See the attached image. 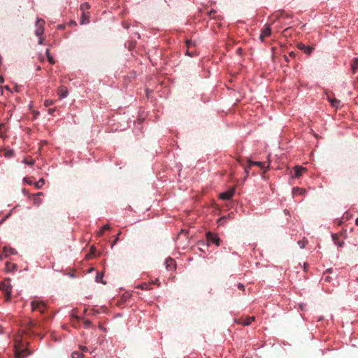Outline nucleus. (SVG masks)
<instances>
[{
	"label": "nucleus",
	"instance_id": "16",
	"mask_svg": "<svg viewBox=\"0 0 358 358\" xmlns=\"http://www.w3.org/2000/svg\"><path fill=\"white\" fill-rule=\"evenodd\" d=\"M332 238L335 244L338 245V246L341 247L344 244L343 241L340 240V237L338 234H333Z\"/></svg>",
	"mask_w": 358,
	"mask_h": 358
},
{
	"label": "nucleus",
	"instance_id": "40",
	"mask_svg": "<svg viewBox=\"0 0 358 358\" xmlns=\"http://www.w3.org/2000/svg\"><path fill=\"white\" fill-rule=\"evenodd\" d=\"M238 287L240 289L244 290V285H242V284H241V283H239V284L238 285Z\"/></svg>",
	"mask_w": 358,
	"mask_h": 358
},
{
	"label": "nucleus",
	"instance_id": "20",
	"mask_svg": "<svg viewBox=\"0 0 358 358\" xmlns=\"http://www.w3.org/2000/svg\"><path fill=\"white\" fill-rule=\"evenodd\" d=\"M329 101L334 108H338L340 104V101L336 99L329 98Z\"/></svg>",
	"mask_w": 358,
	"mask_h": 358
},
{
	"label": "nucleus",
	"instance_id": "30",
	"mask_svg": "<svg viewBox=\"0 0 358 358\" xmlns=\"http://www.w3.org/2000/svg\"><path fill=\"white\" fill-rule=\"evenodd\" d=\"M13 155H14L13 150H8V151L6 152L5 157H11L13 156Z\"/></svg>",
	"mask_w": 358,
	"mask_h": 358
},
{
	"label": "nucleus",
	"instance_id": "32",
	"mask_svg": "<svg viewBox=\"0 0 358 358\" xmlns=\"http://www.w3.org/2000/svg\"><path fill=\"white\" fill-rule=\"evenodd\" d=\"M357 69H358V65L357 63H352V71L353 73H356Z\"/></svg>",
	"mask_w": 358,
	"mask_h": 358
},
{
	"label": "nucleus",
	"instance_id": "51",
	"mask_svg": "<svg viewBox=\"0 0 358 358\" xmlns=\"http://www.w3.org/2000/svg\"><path fill=\"white\" fill-rule=\"evenodd\" d=\"M315 138L317 137V135L316 134H314Z\"/></svg>",
	"mask_w": 358,
	"mask_h": 358
},
{
	"label": "nucleus",
	"instance_id": "37",
	"mask_svg": "<svg viewBox=\"0 0 358 358\" xmlns=\"http://www.w3.org/2000/svg\"><path fill=\"white\" fill-rule=\"evenodd\" d=\"M79 348H80V352H81L82 353H83V352H86V351H87V347H85V346L80 345V346H79Z\"/></svg>",
	"mask_w": 358,
	"mask_h": 358
},
{
	"label": "nucleus",
	"instance_id": "21",
	"mask_svg": "<svg viewBox=\"0 0 358 358\" xmlns=\"http://www.w3.org/2000/svg\"><path fill=\"white\" fill-rule=\"evenodd\" d=\"M90 6L88 3L85 2L80 5V10L82 12H88L87 10L90 9Z\"/></svg>",
	"mask_w": 358,
	"mask_h": 358
},
{
	"label": "nucleus",
	"instance_id": "1",
	"mask_svg": "<svg viewBox=\"0 0 358 358\" xmlns=\"http://www.w3.org/2000/svg\"><path fill=\"white\" fill-rule=\"evenodd\" d=\"M14 350L15 358H24L30 354L27 348L24 347V344L17 339L15 341Z\"/></svg>",
	"mask_w": 358,
	"mask_h": 358
},
{
	"label": "nucleus",
	"instance_id": "11",
	"mask_svg": "<svg viewBox=\"0 0 358 358\" xmlns=\"http://www.w3.org/2000/svg\"><path fill=\"white\" fill-rule=\"evenodd\" d=\"M58 95L60 99H63L67 96L68 90L65 86H60L58 89Z\"/></svg>",
	"mask_w": 358,
	"mask_h": 358
},
{
	"label": "nucleus",
	"instance_id": "13",
	"mask_svg": "<svg viewBox=\"0 0 358 358\" xmlns=\"http://www.w3.org/2000/svg\"><path fill=\"white\" fill-rule=\"evenodd\" d=\"M90 22V13L89 12H82V15L80 17V24H87Z\"/></svg>",
	"mask_w": 358,
	"mask_h": 358
},
{
	"label": "nucleus",
	"instance_id": "34",
	"mask_svg": "<svg viewBox=\"0 0 358 358\" xmlns=\"http://www.w3.org/2000/svg\"><path fill=\"white\" fill-rule=\"evenodd\" d=\"M307 241H300L298 242V244L299 245L301 248H303L306 244Z\"/></svg>",
	"mask_w": 358,
	"mask_h": 358
},
{
	"label": "nucleus",
	"instance_id": "4",
	"mask_svg": "<svg viewBox=\"0 0 358 358\" xmlns=\"http://www.w3.org/2000/svg\"><path fill=\"white\" fill-rule=\"evenodd\" d=\"M45 24V22L44 20H43L41 18L37 19L36 24H35L36 29L34 31V34L36 36H41L43 35Z\"/></svg>",
	"mask_w": 358,
	"mask_h": 358
},
{
	"label": "nucleus",
	"instance_id": "43",
	"mask_svg": "<svg viewBox=\"0 0 358 358\" xmlns=\"http://www.w3.org/2000/svg\"><path fill=\"white\" fill-rule=\"evenodd\" d=\"M3 78L1 76H0V84H2L3 83Z\"/></svg>",
	"mask_w": 358,
	"mask_h": 358
},
{
	"label": "nucleus",
	"instance_id": "18",
	"mask_svg": "<svg viewBox=\"0 0 358 358\" xmlns=\"http://www.w3.org/2000/svg\"><path fill=\"white\" fill-rule=\"evenodd\" d=\"M305 189H301L299 187H294L292 189V193L294 196L298 194H303V193H305Z\"/></svg>",
	"mask_w": 358,
	"mask_h": 358
},
{
	"label": "nucleus",
	"instance_id": "29",
	"mask_svg": "<svg viewBox=\"0 0 358 358\" xmlns=\"http://www.w3.org/2000/svg\"><path fill=\"white\" fill-rule=\"evenodd\" d=\"M120 234H121V231H119L116 238H115V240L113 241V242L111 244V248H113L117 243V241H119V236Z\"/></svg>",
	"mask_w": 358,
	"mask_h": 358
},
{
	"label": "nucleus",
	"instance_id": "15",
	"mask_svg": "<svg viewBox=\"0 0 358 358\" xmlns=\"http://www.w3.org/2000/svg\"><path fill=\"white\" fill-rule=\"evenodd\" d=\"M17 252L14 248H8V247H4L3 249V254L5 257H8L10 255H15Z\"/></svg>",
	"mask_w": 358,
	"mask_h": 358
},
{
	"label": "nucleus",
	"instance_id": "41",
	"mask_svg": "<svg viewBox=\"0 0 358 358\" xmlns=\"http://www.w3.org/2000/svg\"><path fill=\"white\" fill-rule=\"evenodd\" d=\"M289 56L290 57L294 58L295 57V53L294 52H290L289 54Z\"/></svg>",
	"mask_w": 358,
	"mask_h": 358
},
{
	"label": "nucleus",
	"instance_id": "35",
	"mask_svg": "<svg viewBox=\"0 0 358 358\" xmlns=\"http://www.w3.org/2000/svg\"><path fill=\"white\" fill-rule=\"evenodd\" d=\"M39 38V40H38V44L39 45H42L43 44V42H44V37H43V35L41 36H38Z\"/></svg>",
	"mask_w": 358,
	"mask_h": 358
},
{
	"label": "nucleus",
	"instance_id": "50",
	"mask_svg": "<svg viewBox=\"0 0 358 358\" xmlns=\"http://www.w3.org/2000/svg\"><path fill=\"white\" fill-rule=\"evenodd\" d=\"M37 70H41V67H40V66H38V67H37Z\"/></svg>",
	"mask_w": 358,
	"mask_h": 358
},
{
	"label": "nucleus",
	"instance_id": "38",
	"mask_svg": "<svg viewBox=\"0 0 358 358\" xmlns=\"http://www.w3.org/2000/svg\"><path fill=\"white\" fill-rule=\"evenodd\" d=\"M216 13L215 10H211L210 12H209V16L211 17H215V13Z\"/></svg>",
	"mask_w": 358,
	"mask_h": 358
},
{
	"label": "nucleus",
	"instance_id": "27",
	"mask_svg": "<svg viewBox=\"0 0 358 358\" xmlns=\"http://www.w3.org/2000/svg\"><path fill=\"white\" fill-rule=\"evenodd\" d=\"M36 325L37 324L35 321L30 320L29 323V329H33L36 327Z\"/></svg>",
	"mask_w": 358,
	"mask_h": 358
},
{
	"label": "nucleus",
	"instance_id": "49",
	"mask_svg": "<svg viewBox=\"0 0 358 358\" xmlns=\"http://www.w3.org/2000/svg\"><path fill=\"white\" fill-rule=\"evenodd\" d=\"M355 224H356L357 225H358V217H357V220H356Z\"/></svg>",
	"mask_w": 358,
	"mask_h": 358
},
{
	"label": "nucleus",
	"instance_id": "23",
	"mask_svg": "<svg viewBox=\"0 0 358 358\" xmlns=\"http://www.w3.org/2000/svg\"><path fill=\"white\" fill-rule=\"evenodd\" d=\"M23 162L28 165H33L35 163V160L31 157H26L24 159Z\"/></svg>",
	"mask_w": 358,
	"mask_h": 358
},
{
	"label": "nucleus",
	"instance_id": "25",
	"mask_svg": "<svg viewBox=\"0 0 358 358\" xmlns=\"http://www.w3.org/2000/svg\"><path fill=\"white\" fill-rule=\"evenodd\" d=\"M110 229V225H108V224L103 225L101 227V230L98 232V236H101L103 234V232L105 230H108Z\"/></svg>",
	"mask_w": 358,
	"mask_h": 358
},
{
	"label": "nucleus",
	"instance_id": "28",
	"mask_svg": "<svg viewBox=\"0 0 358 358\" xmlns=\"http://www.w3.org/2000/svg\"><path fill=\"white\" fill-rule=\"evenodd\" d=\"M53 103H54V101L52 100H50V99L45 100L44 101V106L45 107H49V106H52Z\"/></svg>",
	"mask_w": 358,
	"mask_h": 358
},
{
	"label": "nucleus",
	"instance_id": "22",
	"mask_svg": "<svg viewBox=\"0 0 358 358\" xmlns=\"http://www.w3.org/2000/svg\"><path fill=\"white\" fill-rule=\"evenodd\" d=\"M72 358H83V354L80 351H74L71 354Z\"/></svg>",
	"mask_w": 358,
	"mask_h": 358
},
{
	"label": "nucleus",
	"instance_id": "19",
	"mask_svg": "<svg viewBox=\"0 0 358 358\" xmlns=\"http://www.w3.org/2000/svg\"><path fill=\"white\" fill-rule=\"evenodd\" d=\"M45 54L49 63L51 64H54L55 63V61L54 58L50 55L49 49H46Z\"/></svg>",
	"mask_w": 358,
	"mask_h": 358
},
{
	"label": "nucleus",
	"instance_id": "42",
	"mask_svg": "<svg viewBox=\"0 0 358 358\" xmlns=\"http://www.w3.org/2000/svg\"><path fill=\"white\" fill-rule=\"evenodd\" d=\"M6 89V90H8V92H10V87L8 86V85H6L3 87V89Z\"/></svg>",
	"mask_w": 358,
	"mask_h": 358
},
{
	"label": "nucleus",
	"instance_id": "7",
	"mask_svg": "<svg viewBox=\"0 0 358 358\" xmlns=\"http://www.w3.org/2000/svg\"><path fill=\"white\" fill-rule=\"evenodd\" d=\"M235 192V188H231L226 192H222L220 194V198L223 200H229L232 198Z\"/></svg>",
	"mask_w": 358,
	"mask_h": 358
},
{
	"label": "nucleus",
	"instance_id": "3",
	"mask_svg": "<svg viewBox=\"0 0 358 358\" xmlns=\"http://www.w3.org/2000/svg\"><path fill=\"white\" fill-rule=\"evenodd\" d=\"M31 306L32 311H38L41 314H43L47 309L46 304L43 301L38 300L32 301Z\"/></svg>",
	"mask_w": 358,
	"mask_h": 358
},
{
	"label": "nucleus",
	"instance_id": "47",
	"mask_svg": "<svg viewBox=\"0 0 358 358\" xmlns=\"http://www.w3.org/2000/svg\"><path fill=\"white\" fill-rule=\"evenodd\" d=\"M284 57H285V59L287 62H289L288 58H287V56L285 55V56H284Z\"/></svg>",
	"mask_w": 358,
	"mask_h": 358
},
{
	"label": "nucleus",
	"instance_id": "12",
	"mask_svg": "<svg viewBox=\"0 0 358 358\" xmlns=\"http://www.w3.org/2000/svg\"><path fill=\"white\" fill-rule=\"evenodd\" d=\"M294 176L295 177H300L303 172L306 171V168H303L302 166H296L294 168Z\"/></svg>",
	"mask_w": 358,
	"mask_h": 358
},
{
	"label": "nucleus",
	"instance_id": "8",
	"mask_svg": "<svg viewBox=\"0 0 358 358\" xmlns=\"http://www.w3.org/2000/svg\"><path fill=\"white\" fill-rule=\"evenodd\" d=\"M271 34V29L270 25H266L262 29L259 36V39L263 42L266 37H268Z\"/></svg>",
	"mask_w": 358,
	"mask_h": 358
},
{
	"label": "nucleus",
	"instance_id": "14",
	"mask_svg": "<svg viewBox=\"0 0 358 358\" xmlns=\"http://www.w3.org/2000/svg\"><path fill=\"white\" fill-rule=\"evenodd\" d=\"M166 268L167 270H172L176 268V262L174 259L169 258L166 260Z\"/></svg>",
	"mask_w": 358,
	"mask_h": 358
},
{
	"label": "nucleus",
	"instance_id": "39",
	"mask_svg": "<svg viewBox=\"0 0 358 358\" xmlns=\"http://www.w3.org/2000/svg\"><path fill=\"white\" fill-rule=\"evenodd\" d=\"M55 108H50V109H49V110H48V113H49L50 115H53V113H55Z\"/></svg>",
	"mask_w": 358,
	"mask_h": 358
},
{
	"label": "nucleus",
	"instance_id": "31",
	"mask_svg": "<svg viewBox=\"0 0 358 358\" xmlns=\"http://www.w3.org/2000/svg\"><path fill=\"white\" fill-rule=\"evenodd\" d=\"M139 287H140L141 289H145V290H147V289H151V287H150V285H149L148 284H146V283H145V284H143V285H142L139 286Z\"/></svg>",
	"mask_w": 358,
	"mask_h": 358
},
{
	"label": "nucleus",
	"instance_id": "9",
	"mask_svg": "<svg viewBox=\"0 0 358 358\" xmlns=\"http://www.w3.org/2000/svg\"><path fill=\"white\" fill-rule=\"evenodd\" d=\"M255 320V317H241L237 320V323L248 326L252 323V321Z\"/></svg>",
	"mask_w": 358,
	"mask_h": 358
},
{
	"label": "nucleus",
	"instance_id": "17",
	"mask_svg": "<svg viewBox=\"0 0 358 358\" xmlns=\"http://www.w3.org/2000/svg\"><path fill=\"white\" fill-rule=\"evenodd\" d=\"M186 45H187V54L188 55H189L190 57H192L194 54V52L193 51H189V48L192 47V46H194V43H193L192 41H187L186 42Z\"/></svg>",
	"mask_w": 358,
	"mask_h": 358
},
{
	"label": "nucleus",
	"instance_id": "33",
	"mask_svg": "<svg viewBox=\"0 0 358 358\" xmlns=\"http://www.w3.org/2000/svg\"><path fill=\"white\" fill-rule=\"evenodd\" d=\"M91 324H92L91 321H90L88 320H84V325H85V327H90Z\"/></svg>",
	"mask_w": 358,
	"mask_h": 358
},
{
	"label": "nucleus",
	"instance_id": "45",
	"mask_svg": "<svg viewBox=\"0 0 358 358\" xmlns=\"http://www.w3.org/2000/svg\"><path fill=\"white\" fill-rule=\"evenodd\" d=\"M24 180H25L27 183H29V184H31V182L30 180H28V179H27V178H24Z\"/></svg>",
	"mask_w": 358,
	"mask_h": 358
},
{
	"label": "nucleus",
	"instance_id": "26",
	"mask_svg": "<svg viewBox=\"0 0 358 358\" xmlns=\"http://www.w3.org/2000/svg\"><path fill=\"white\" fill-rule=\"evenodd\" d=\"M103 277V273H98L96 276V282H102L103 284H106V282L102 280Z\"/></svg>",
	"mask_w": 358,
	"mask_h": 358
},
{
	"label": "nucleus",
	"instance_id": "10",
	"mask_svg": "<svg viewBox=\"0 0 358 358\" xmlns=\"http://www.w3.org/2000/svg\"><path fill=\"white\" fill-rule=\"evenodd\" d=\"M299 50H301L306 55H310L313 51V48L309 45H306L301 43L297 45Z\"/></svg>",
	"mask_w": 358,
	"mask_h": 358
},
{
	"label": "nucleus",
	"instance_id": "5",
	"mask_svg": "<svg viewBox=\"0 0 358 358\" xmlns=\"http://www.w3.org/2000/svg\"><path fill=\"white\" fill-rule=\"evenodd\" d=\"M248 165L245 167V173L246 174L245 178L248 177L249 172H250V169L252 166H257L262 169L266 168L264 162H253L250 159H248Z\"/></svg>",
	"mask_w": 358,
	"mask_h": 358
},
{
	"label": "nucleus",
	"instance_id": "44",
	"mask_svg": "<svg viewBox=\"0 0 358 358\" xmlns=\"http://www.w3.org/2000/svg\"><path fill=\"white\" fill-rule=\"evenodd\" d=\"M43 192H38V193H37V194H36L34 196H41V195H43Z\"/></svg>",
	"mask_w": 358,
	"mask_h": 358
},
{
	"label": "nucleus",
	"instance_id": "48",
	"mask_svg": "<svg viewBox=\"0 0 358 358\" xmlns=\"http://www.w3.org/2000/svg\"><path fill=\"white\" fill-rule=\"evenodd\" d=\"M157 282H158V280L157 279V280H155V281H153L152 283L156 284V283H157Z\"/></svg>",
	"mask_w": 358,
	"mask_h": 358
},
{
	"label": "nucleus",
	"instance_id": "24",
	"mask_svg": "<svg viewBox=\"0 0 358 358\" xmlns=\"http://www.w3.org/2000/svg\"><path fill=\"white\" fill-rule=\"evenodd\" d=\"M45 185V180L43 178H41L38 182L35 183V187L36 189H41Z\"/></svg>",
	"mask_w": 358,
	"mask_h": 358
},
{
	"label": "nucleus",
	"instance_id": "36",
	"mask_svg": "<svg viewBox=\"0 0 358 358\" xmlns=\"http://www.w3.org/2000/svg\"><path fill=\"white\" fill-rule=\"evenodd\" d=\"M34 203L36 206H39L41 203V200L40 199H35Z\"/></svg>",
	"mask_w": 358,
	"mask_h": 358
},
{
	"label": "nucleus",
	"instance_id": "52",
	"mask_svg": "<svg viewBox=\"0 0 358 358\" xmlns=\"http://www.w3.org/2000/svg\"><path fill=\"white\" fill-rule=\"evenodd\" d=\"M357 280H358V277H357Z\"/></svg>",
	"mask_w": 358,
	"mask_h": 358
},
{
	"label": "nucleus",
	"instance_id": "2",
	"mask_svg": "<svg viewBox=\"0 0 358 358\" xmlns=\"http://www.w3.org/2000/svg\"><path fill=\"white\" fill-rule=\"evenodd\" d=\"M0 289L5 294L6 301H8L11 297L12 289V286L10 284V281L8 280L0 282Z\"/></svg>",
	"mask_w": 358,
	"mask_h": 358
},
{
	"label": "nucleus",
	"instance_id": "6",
	"mask_svg": "<svg viewBox=\"0 0 358 358\" xmlns=\"http://www.w3.org/2000/svg\"><path fill=\"white\" fill-rule=\"evenodd\" d=\"M206 236L208 243H214L217 246L220 245V238L216 234H214L211 231H208L206 234Z\"/></svg>",
	"mask_w": 358,
	"mask_h": 358
},
{
	"label": "nucleus",
	"instance_id": "46",
	"mask_svg": "<svg viewBox=\"0 0 358 358\" xmlns=\"http://www.w3.org/2000/svg\"><path fill=\"white\" fill-rule=\"evenodd\" d=\"M354 62V63H357V65H358V57H357V58H355V59H354V62Z\"/></svg>",
	"mask_w": 358,
	"mask_h": 358
}]
</instances>
